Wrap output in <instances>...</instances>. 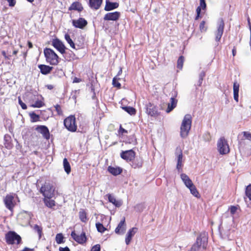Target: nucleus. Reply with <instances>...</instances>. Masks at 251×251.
Wrapping results in <instances>:
<instances>
[{"label":"nucleus","instance_id":"f257e3e1","mask_svg":"<svg viewBox=\"0 0 251 251\" xmlns=\"http://www.w3.org/2000/svg\"><path fill=\"white\" fill-rule=\"evenodd\" d=\"M192 125V116L190 114L184 116L180 127V136L182 138H186L190 132Z\"/></svg>","mask_w":251,"mask_h":251},{"label":"nucleus","instance_id":"f03ea898","mask_svg":"<svg viewBox=\"0 0 251 251\" xmlns=\"http://www.w3.org/2000/svg\"><path fill=\"white\" fill-rule=\"evenodd\" d=\"M207 243V237L205 233H201L197 237L196 243L189 251H202L205 249Z\"/></svg>","mask_w":251,"mask_h":251},{"label":"nucleus","instance_id":"7ed1b4c3","mask_svg":"<svg viewBox=\"0 0 251 251\" xmlns=\"http://www.w3.org/2000/svg\"><path fill=\"white\" fill-rule=\"evenodd\" d=\"M44 53L47 63L52 65H56L59 62V57L51 49L45 48Z\"/></svg>","mask_w":251,"mask_h":251},{"label":"nucleus","instance_id":"20e7f679","mask_svg":"<svg viewBox=\"0 0 251 251\" xmlns=\"http://www.w3.org/2000/svg\"><path fill=\"white\" fill-rule=\"evenodd\" d=\"M5 238L6 242L9 245L19 244L22 241L21 236L15 232L12 231H8L5 234Z\"/></svg>","mask_w":251,"mask_h":251},{"label":"nucleus","instance_id":"39448f33","mask_svg":"<svg viewBox=\"0 0 251 251\" xmlns=\"http://www.w3.org/2000/svg\"><path fill=\"white\" fill-rule=\"evenodd\" d=\"M217 150L220 154H226L229 152L230 149L227 141L224 137L220 138L217 142Z\"/></svg>","mask_w":251,"mask_h":251},{"label":"nucleus","instance_id":"423d86ee","mask_svg":"<svg viewBox=\"0 0 251 251\" xmlns=\"http://www.w3.org/2000/svg\"><path fill=\"white\" fill-rule=\"evenodd\" d=\"M44 198H52L54 196V188L49 183H45L43 185L40 190Z\"/></svg>","mask_w":251,"mask_h":251},{"label":"nucleus","instance_id":"0eeeda50","mask_svg":"<svg viewBox=\"0 0 251 251\" xmlns=\"http://www.w3.org/2000/svg\"><path fill=\"white\" fill-rule=\"evenodd\" d=\"M64 125L66 128L70 131H75L77 129L75 116L71 115L66 118L64 121Z\"/></svg>","mask_w":251,"mask_h":251},{"label":"nucleus","instance_id":"6e6552de","mask_svg":"<svg viewBox=\"0 0 251 251\" xmlns=\"http://www.w3.org/2000/svg\"><path fill=\"white\" fill-rule=\"evenodd\" d=\"M146 113L151 117H157L160 115L156 106L149 102L145 105Z\"/></svg>","mask_w":251,"mask_h":251},{"label":"nucleus","instance_id":"1a4fd4ad","mask_svg":"<svg viewBox=\"0 0 251 251\" xmlns=\"http://www.w3.org/2000/svg\"><path fill=\"white\" fill-rule=\"evenodd\" d=\"M14 195L13 194H8L5 196L3 200L6 207L11 211H13L15 206Z\"/></svg>","mask_w":251,"mask_h":251},{"label":"nucleus","instance_id":"9d476101","mask_svg":"<svg viewBox=\"0 0 251 251\" xmlns=\"http://www.w3.org/2000/svg\"><path fill=\"white\" fill-rule=\"evenodd\" d=\"M51 45L61 54H64L65 52L66 49L63 43L57 38L53 39L51 41Z\"/></svg>","mask_w":251,"mask_h":251},{"label":"nucleus","instance_id":"9b49d317","mask_svg":"<svg viewBox=\"0 0 251 251\" xmlns=\"http://www.w3.org/2000/svg\"><path fill=\"white\" fill-rule=\"evenodd\" d=\"M225 26L224 21L222 18L219 19L218 23L217 30L215 32V40L216 41H220L224 32Z\"/></svg>","mask_w":251,"mask_h":251},{"label":"nucleus","instance_id":"f8f14e48","mask_svg":"<svg viewBox=\"0 0 251 251\" xmlns=\"http://www.w3.org/2000/svg\"><path fill=\"white\" fill-rule=\"evenodd\" d=\"M71 235L73 239L79 244H83L86 241L85 233L84 232H82L80 235H77L75 231H73Z\"/></svg>","mask_w":251,"mask_h":251},{"label":"nucleus","instance_id":"ddd939ff","mask_svg":"<svg viewBox=\"0 0 251 251\" xmlns=\"http://www.w3.org/2000/svg\"><path fill=\"white\" fill-rule=\"evenodd\" d=\"M88 23L87 21L82 18H79L77 20H73L72 21V25L76 28L83 29L85 27Z\"/></svg>","mask_w":251,"mask_h":251},{"label":"nucleus","instance_id":"4468645a","mask_svg":"<svg viewBox=\"0 0 251 251\" xmlns=\"http://www.w3.org/2000/svg\"><path fill=\"white\" fill-rule=\"evenodd\" d=\"M135 152L132 150L123 151L121 153V157L126 161H131L135 157Z\"/></svg>","mask_w":251,"mask_h":251},{"label":"nucleus","instance_id":"2eb2a0df","mask_svg":"<svg viewBox=\"0 0 251 251\" xmlns=\"http://www.w3.org/2000/svg\"><path fill=\"white\" fill-rule=\"evenodd\" d=\"M120 16V13L119 12H109L104 15L103 19L105 21H117L119 19Z\"/></svg>","mask_w":251,"mask_h":251},{"label":"nucleus","instance_id":"dca6fc26","mask_svg":"<svg viewBox=\"0 0 251 251\" xmlns=\"http://www.w3.org/2000/svg\"><path fill=\"white\" fill-rule=\"evenodd\" d=\"M138 228L136 227H132L128 230L127 231L125 238V242L126 245L129 244L132 237L137 232Z\"/></svg>","mask_w":251,"mask_h":251},{"label":"nucleus","instance_id":"f3484780","mask_svg":"<svg viewBox=\"0 0 251 251\" xmlns=\"http://www.w3.org/2000/svg\"><path fill=\"white\" fill-rule=\"evenodd\" d=\"M126 229V224L125 223V218H124L119 223L117 227L115 230L116 233L118 234H123Z\"/></svg>","mask_w":251,"mask_h":251},{"label":"nucleus","instance_id":"a211bd4d","mask_svg":"<svg viewBox=\"0 0 251 251\" xmlns=\"http://www.w3.org/2000/svg\"><path fill=\"white\" fill-rule=\"evenodd\" d=\"M40 133H41L43 137L46 139H49L50 137V134L48 127L45 126H40L36 128Z\"/></svg>","mask_w":251,"mask_h":251},{"label":"nucleus","instance_id":"6ab92c4d","mask_svg":"<svg viewBox=\"0 0 251 251\" xmlns=\"http://www.w3.org/2000/svg\"><path fill=\"white\" fill-rule=\"evenodd\" d=\"M180 178L185 186L188 188L194 184L189 177L185 174H181L180 175Z\"/></svg>","mask_w":251,"mask_h":251},{"label":"nucleus","instance_id":"aec40b11","mask_svg":"<svg viewBox=\"0 0 251 251\" xmlns=\"http://www.w3.org/2000/svg\"><path fill=\"white\" fill-rule=\"evenodd\" d=\"M38 68L40 69L42 74L46 75L50 73L53 67L46 65L40 64L38 65Z\"/></svg>","mask_w":251,"mask_h":251},{"label":"nucleus","instance_id":"412c9836","mask_svg":"<svg viewBox=\"0 0 251 251\" xmlns=\"http://www.w3.org/2000/svg\"><path fill=\"white\" fill-rule=\"evenodd\" d=\"M102 0H89V6L93 9L98 10L101 5Z\"/></svg>","mask_w":251,"mask_h":251},{"label":"nucleus","instance_id":"4be33fe9","mask_svg":"<svg viewBox=\"0 0 251 251\" xmlns=\"http://www.w3.org/2000/svg\"><path fill=\"white\" fill-rule=\"evenodd\" d=\"M177 100L174 97H172L170 99V102L168 103L167 108L166 112L168 113L172 111L177 105Z\"/></svg>","mask_w":251,"mask_h":251},{"label":"nucleus","instance_id":"5701e85b","mask_svg":"<svg viewBox=\"0 0 251 251\" xmlns=\"http://www.w3.org/2000/svg\"><path fill=\"white\" fill-rule=\"evenodd\" d=\"M69 10H76L80 12L83 10V7L80 2L78 1H75L69 7Z\"/></svg>","mask_w":251,"mask_h":251},{"label":"nucleus","instance_id":"b1692460","mask_svg":"<svg viewBox=\"0 0 251 251\" xmlns=\"http://www.w3.org/2000/svg\"><path fill=\"white\" fill-rule=\"evenodd\" d=\"M119 3L117 2H112L109 1H106L104 10L106 11H111L118 7Z\"/></svg>","mask_w":251,"mask_h":251},{"label":"nucleus","instance_id":"393cba45","mask_svg":"<svg viewBox=\"0 0 251 251\" xmlns=\"http://www.w3.org/2000/svg\"><path fill=\"white\" fill-rule=\"evenodd\" d=\"M233 89L234 99L236 102H238L239 84L237 82H234Z\"/></svg>","mask_w":251,"mask_h":251},{"label":"nucleus","instance_id":"a878e982","mask_svg":"<svg viewBox=\"0 0 251 251\" xmlns=\"http://www.w3.org/2000/svg\"><path fill=\"white\" fill-rule=\"evenodd\" d=\"M108 171L114 176H117L120 174L122 170L120 167H114L112 166H109L107 169Z\"/></svg>","mask_w":251,"mask_h":251},{"label":"nucleus","instance_id":"bb28decb","mask_svg":"<svg viewBox=\"0 0 251 251\" xmlns=\"http://www.w3.org/2000/svg\"><path fill=\"white\" fill-rule=\"evenodd\" d=\"M51 198H44L43 201L46 206L50 208H52L55 205V202L51 199Z\"/></svg>","mask_w":251,"mask_h":251},{"label":"nucleus","instance_id":"cd10ccee","mask_svg":"<svg viewBox=\"0 0 251 251\" xmlns=\"http://www.w3.org/2000/svg\"><path fill=\"white\" fill-rule=\"evenodd\" d=\"M108 198L109 201L113 203L116 207H120L122 204L121 201H117L116 198L111 194L108 195Z\"/></svg>","mask_w":251,"mask_h":251},{"label":"nucleus","instance_id":"c85d7f7f","mask_svg":"<svg viewBox=\"0 0 251 251\" xmlns=\"http://www.w3.org/2000/svg\"><path fill=\"white\" fill-rule=\"evenodd\" d=\"M182 158H183V154L182 152L181 151L180 153L178 154L177 156V165H176V169L179 171L181 167L182 166Z\"/></svg>","mask_w":251,"mask_h":251},{"label":"nucleus","instance_id":"c756f323","mask_svg":"<svg viewBox=\"0 0 251 251\" xmlns=\"http://www.w3.org/2000/svg\"><path fill=\"white\" fill-rule=\"evenodd\" d=\"M188 189H189L191 194L193 196L198 198L200 197L199 192H198L196 186L194 184H193L192 186L188 188Z\"/></svg>","mask_w":251,"mask_h":251},{"label":"nucleus","instance_id":"7c9ffc66","mask_svg":"<svg viewBox=\"0 0 251 251\" xmlns=\"http://www.w3.org/2000/svg\"><path fill=\"white\" fill-rule=\"evenodd\" d=\"M63 167L65 172L67 174H69L71 171V166L67 158H66L63 159Z\"/></svg>","mask_w":251,"mask_h":251},{"label":"nucleus","instance_id":"2f4dec72","mask_svg":"<svg viewBox=\"0 0 251 251\" xmlns=\"http://www.w3.org/2000/svg\"><path fill=\"white\" fill-rule=\"evenodd\" d=\"M247 143L245 140L241 141L239 145V149L240 151H245L249 150V148L247 146Z\"/></svg>","mask_w":251,"mask_h":251},{"label":"nucleus","instance_id":"473e14b6","mask_svg":"<svg viewBox=\"0 0 251 251\" xmlns=\"http://www.w3.org/2000/svg\"><path fill=\"white\" fill-rule=\"evenodd\" d=\"M79 219L82 222H86L87 221L86 213L83 209L80 210L79 212Z\"/></svg>","mask_w":251,"mask_h":251},{"label":"nucleus","instance_id":"72a5a7b5","mask_svg":"<svg viewBox=\"0 0 251 251\" xmlns=\"http://www.w3.org/2000/svg\"><path fill=\"white\" fill-rule=\"evenodd\" d=\"M65 39L72 48L75 49V44L73 40L71 39L70 36L68 34H66L65 35Z\"/></svg>","mask_w":251,"mask_h":251},{"label":"nucleus","instance_id":"f704fd0d","mask_svg":"<svg viewBox=\"0 0 251 251\" xmlns=\"http://www.w3.org/2000/svg\"><path fill=\"white\" fill-rule=\"evenodd\" d=\"M123 108L130 115H134L136 113V110L135 108L132 107L125 106L123 107Z\"/></svg>","mask_w":251,"mask_h":251},{"label":"nucleus","instance_id":"c9c22d12","mask_svg":"<svg viewBox=\"0 0 251 251\" xmlns=\"http://www.w3.org/2000/svg\"><path fill=\"white\" fill-rule=\"evenodd\" d=\"M55 241L58 244L64 242V237L62 233H58L55 237Z\"/></svg>","mask_w":251,"mask_h":251},{"label":"nucleus","instance_id":"e433bc0d","mask_svg":"<svg viewBox=\"0 0 251 251\" xmlns=\"http://www.w3.org/2000/svg\"><path fill=\"white\" fill-rule=\"evenodd\" d=\"M44 105L43 101L41 100H37L34 103L31 105V106L34 108H40Z\"/></svg>","mask_w":251,"mask_h":251},{"label":"nucleus","instance_id":"4c0bfd02","mask_svg":"<svg viewBox=\"0 0 251 251\" xmlns=\"http://www.w3.org/2000/svg\"><path fill=\"white\" fill-rule=\"evenodd\" d=\"M96 226L98 231L100 233H103L106 229L103 225L100 223H96Z\"/></svg>","mask_w":251,"mask_h":251},{"label":"nucleus","instance_id":"58836bf2","mask_svg":"<svg viewBox=\"0 0 251 251\" xmlns=\"http://www.w3.org/2000/svg\"><path fill=\"white\" fill-rule=\"evenodd\" d=\"M34 230L37 232L39 235V238L41 237L42 233V228L41 226H39L37 225H35L33 226Z\"/></svg>","mask_w":251,"mask_h":251},{"label":"nucleus","instance_id":"ea45409f","mask_svg":"<svg viewBox=\"0 0 251 251\" xmlns=\"http://www.w3.org/2000/svg\"><path fill=\"white\" fill-rule=\"evenodd\" d=\"M245 193L246 197L249 199L250 201H251V184H250L247 186Z\"/></svg>","mask_w":251,"mask_h":251},{"label":"nucleus","instance_id":"a19ab883","mask_svg":"<svg viewBox=\"0 0 251 251\" xmlns=\"http://www.w3.org/2000/svg\"><path fill=\"white\" fill-rule=\"evenodd\" d=\"M30 117L32 122H36L39 120V116L34 112L30 114Z\"/></svg>","mask_w":251,"mask_h":251},{"label":"nucleus","instance_id":"79ce46f5","mask_svg":"<svg viewBox=\"0 0 251 251\" xmlns=\"http://www.w3.org/2000/svg\"><path fill=\"white\" fill-rule=\"evenodd\" d=\"M132 166L134 168H140L142 166V161L137 159L133 162Z\"/></svg>","mask_w":251,"mask_h":251},{"label":"nucleus","instance_id":"37998d69","mask_svg":"<svg viewBox=\"0 0 251 251\" xmlns=\"http://www.w3.org/2000/svg\"><path fill=\"white\" fill-rule=\"evenodd\" d=\"M184 60V59L182 56H181L178 58L177 60V67L179 69H181L182 68Z\"/></svg>","mask_w":251,"mask_h":251},{"label":"nucleus","instance_id":"c03bdc74","mask_svg":"<svg viewBox=\"0 0 251 251\" xmlns=\"http://www.w3.org/2000/svg\"><path fill=\"white\" fill-rule=\"evenodd\" d=\"M112 84L114 87L118 88H120L121 86V83L118 81L116 77L113 78L112 80Z\"/></svg>","mask_w":251,"mask_h":251},{"label":"nucleus","instance_id":"a18cd8bd","mask_svg":"<svg viewBox=\"0 0 251 251\" xmlns=\"http://www.w3.org/2000/svg\"><path fill=\"white\" fill-rule=\"evenodd\" d=\"M205 22L202 21L200 25V29L201 32H205L207 30V27L205 26Z\"/></svg>","mask_w":251,"mask_h":251},{"label":"nucleus","instance_id":"49530a36","mask_svg":"<svg viewBox=\"0 0 251 251\" xmlns=\"http://www.w3.org/2000/svg\"><path fill=\"white\" fill-rule=\"evenodd\" d=\"M243 134L245 138L251 141V133L248 131L243 132Z\"/></svg>","mask_w":251,"mask_h":251},{"label":"nucleus","instance_id":"de8ad7c7","mask_svg":"<svg viewBox=\"0 0 251 251\" xmlns=\"http://www.w3.org/2000/svg\"><path fill=\"white\" fill-rule=\"evenodd\" d=\"M205 75V72L204 71H202L200 73V74L199 75V82L200 83V85H201V84L202 83L203 79Z\"/></svg>","mask_w":251,"mask_h":251},{"label":"nucleus","instance_id":"09e8293b","mask_svg":"<svg viewBox=\"0 0 251 251\" xmlns=\"http://www.w3.org/2000/svg\"><path fill=\"white\" fill-rule=\"evenodd\" d=\"M238 209V207L236 206H231L229 208L230 212L232 215H234L237 210Z\"/></svg>","mask_w":251,"mask_h":251},{"label":"nucleus","instance_id":"8fccbe9b","mask_svg":"<svg viewBox=\"0 0 251 251\" xmlns=\"http://www.w3.org/2000/svg\"><path fill=\"white\" fill-rule=\"evenodd\" d=\"M54 107L55 108V110L58 115H62V111L61 108V106L58 105L56 104L54 106Z\"/></svg>","mask_w":251,"mask_h":251},{"label":"nucleus","instance_id":"3c124183","mask_svg":"<svg viewBox=\"0 0 251 251\" xmlns=\"http://www.w3.org/2000/svg\"><path fill=\"white\" fill-rule=\"evenodd\" d=\"M18 102L22 109H26L27 108L26 104L22 101L20 97L18 98Z\"/></svg>","mask_w":251,"mask_h":251},{"label":"nucleus","instance_id":"603ef678","mask_svg":"<svg viewBox=\"0 0 251 251\" xmlns=\"http://www.w3.org/2000/svg\"><path fill=\"white\" fill-rule=\"evenodd\" d=\"M100 251V247L99 244H97V245L94 246L91 250V251Z\"/></svg>","mask_w":251,"mask_h":251},{"label":"nucleus","instance_id":"864d4df0","mask_svg":"<svg viewBox=\"0 0 251 251\" xmlns=\"http://www.w3.org/2000/svg\"><path fill=\"white\" fill-rule=\"evenodd\" d=\"M202 9H204L206 8V5L204 0L200 1V6Z\"/></svg>","mask_w":251,"mask_h":251},{"label":"nucleus","instance_id":"5fc2aeb1","mask_svg":"<svg viewBox=\"0 0 251 251\" xmlns=\"http://www.w3.org/2000/svg\"><path fill=\"white\" fill-rule=\"evenodd\" d=\"M119 132L121 134L127 133V131L123 128L121 126L120 127Z\"/></svg>","mask_w":251,"mask_h":251},{"label":"nucleus","instance_id":"6e6d98bb","mask_svg":"<svg viewBox=\"0 0 251 251\" xmlns=\"http://www.w3.org/2000/svg\"><path fill=\"white\" fill-rule=\"evenodd\" d=\"M82 81L81 79L77 78L76 77H75L73 79V83H79Z\"/></svg>","mask_w":251,"mask_h":251},{"label":"nucleus","instance_id":"4d7b16f0","mask_svg":"<svg viewBox=\"0 0 251 251\" xmlns=\"http://www.w3.org/2000/svg\"><path fill=\"white\" fill-rule=\"evenodd\" d=\"M59 251H70L69 248L67 247H66L65 248L60 247L59 248Z\"/></svg>","mask_w":251,"mask_h":251},{"label":"nucleus","instance_id":"13d9d810","mask_svg":"<svg viewBox=\"0 0 251 251\" xmlns=\"http://www.w3.org/2000/svg\"><path fill=\"white\" fill-rule=\"evenodd\" d=\"M4 145H5V147L8 149H10L12 147V146L10 142H5Z\"/></svg>","mask_w":251,"mask_h":251},{"label":"nucleus","instance_id":"bf43d9fd","mask_svg":"<svg viewBox=\"0 0 251 251\" xmlns=\"http://www.w3.org/2000/svg\"><path fill=\"white\" fill-rule=\"evenodd\" d=\"M1 53L2 55L4 56V57L6 59H9L10 55H7L5 51H2L1 52Z\"/></svg>","mask_w":251,"mask_h":251},{"label":"nucleus","instance_id":"052dcab7","mask_svg":"<svg viewBox=\"0 0 251 251\" xmlns=\"http://www.w3.org/2000/svg\"><path fill=\"white\" fill-rule=\"evenodd\" d=\"M11 139V137L9 135H5L4 136V141L5 142H9V140Z\"/></svg>","mask_w":251,"mask_h":251},{"label":"nucleus","instance_id":"680f3d73","mask_svg":"<svg viewBox=\"0 0 251 251\" xmlns=\"http://www.w3.org/2000/svg\"><path fill=\"white\" fill-rule=\"evenodd\" d=\"M21 251H34V249H30L27 247H25L23 250Z\"/></svg>","mask_w":251,"mask_h":251},{"label":"nucleus","instance_id":"e2e57ef3","mask_svg":"<svg viewBox=\"0 0 251 251\" xmlns=\"http://www.w3.org/2000/svg\"><path fill=\"white\" fill-rule=\"evenodd\" d=\"M201 8L200 6H198L196 9L197 14L200 15Z\"/></svg>","mask_w":251,"mask_h":251},{"label":"nucleus","instance_id":"0e129e2a","mask_svg":"<svg viewBox=\"0 0 251 251\" xmlns=\"http://www.w3.org/2000/svg\"><path fill=\"white\" fill-rule=\"evenodd\" d=\"M28 46L29 48H30V49L32 48V44L31 42H30V41L28 42Z\"/></svg>","mask_w":251,"mask_h":251},{"label":"nucleus","instance_id":"69168bd1","mask_svg":"<svg viewBox=\"0 0 251 251\" xmlns=\"http://www.w3.org/2000/svg\"><path fill=\"white\" fill-rule=\"evenodd\" d=\"M236 50L235 49V48H234L232 50V54H233V56H235V54H236Z\"/></svg>","mask_w":251,"mask_h":251},{"label":"nucleus","instance_id":"338daca9","mask_svg":"<svg viewBox=\"0 0 251 251\" xmlns=\"http://www.w3.org/2000/svg\"><path fill=\"white\" fill-rule=\"evenodd\" d=\"M248 24H249V29H250V32H251V24L250 22V20L248 19Z\"/></svg>","mask_w":251,"mask_h":251},{"label":"nucleus","instance_id":"774afa93","mask_svg":"<svg viewBox=\"0 0 251 251\" xmlns=\"http://www.w3.org/2000/svg\"><path fill=\"white\" fill-rule=\"evenodd\" d=\"M122 73V68H120L119 71L118 72V75H120Z\"/></svg>","mask_w":251,"mask_h":251}]
</instances>
